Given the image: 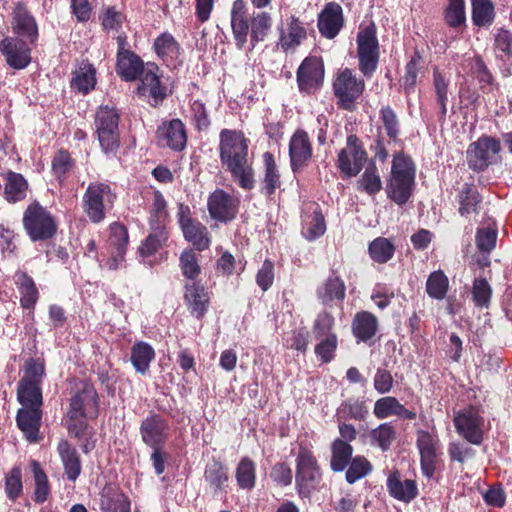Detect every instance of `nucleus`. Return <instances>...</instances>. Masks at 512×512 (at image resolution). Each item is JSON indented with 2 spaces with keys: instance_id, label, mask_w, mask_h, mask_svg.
Returning <instances> with one entry per match:
<instances>
[{
  "instance_id": "obj_27",
  "label": "nucleus",
  "mask_w": 512,
  "mask_h": 512,
  "mask_svg": "<svg viewBox=\"0 0 512 512\" xmlns=\"http://www.w3.org/2000/svg\"><path fill=\"white\" fill-rule=\"evenodd\" d=\"M100 512H131L129 497L118 484L106 483L99 493Z\"/></svg>"
},
{
  "instance_id": "obj_56",
  "label": "nucleus",
  "mask_w": 512,
  "mask_h": 512,
  "mask_svg": "<svg viewBox=\"0 0 512 512\" xmlns=\"http://www.w3.org/2000/svg\"><path fill=\"white\" fill-rule=\"evenodd\" d=\"M396 435L395 427L391 423H382L370 432L371 444L379 447L382 452H387L396 440Z\"/></svg>"
},
{
  "instance_id": "obj_36",
  "label": "nucleus",
  "mask_w": 512,
  "mask_h": 512,
  "mask_svg": "<svg viewBox=\"0 0 512 512\" xmlns=\"http://www.w3.org/2000/svg\"><path fill=\"white\" fill-rule=\"evenodd\" d=\"M57 452L66 478L75 482L82 472V462L77 449L68 440L62 439L57 445Z\"/></svg>"
},
{
  "instance_id": "obj_10",
  "label": "nucleus",
  "mask_w": 512,
  "mask_h": 512,
  "mask_svg": "<svg viewBox=\"0 0 512 512\" xmlns=\"http://www.w3.org/2000/svg\"><path fill=\"white\" fill-rule=\"evenodd\" d=\"M368 153L363 141L356 134L346 137V144L337 153L336 168L343 179L356 177L365 167Z\"/></svg>"
},
{
  "instance_id": "obj_11",
  "label": "nucleus",
  "mask_w": 512,
  "mask_h": 512,
  "mask_svg": "<svg viewBox=\"0 0 512 512\" xmlns=\"http://www.w3.org/2000/svg\"><path fill=\"white\" fill-rule=\"evenodd\" d=\"M500 151L501 143L497 138L488 135L480 136L467 148L466 160L469 169L477 173L484 172L496 163Z\"/></svg>"
},
{
  "instance_id": "obj_13",
  "label": "nucleus",
  "mask_w": 512,
  "mask_h": 512,
  "mask_svg": "<svg viewBox=\"0 0 512 512\" xmlns=\"http://www.w3.org/2000/svg\"><path fill=\"white\" fill-rule=\"evenodd\" d=\"M177 217L185 240L190 242L198 251L208 249L211 244L209 231L203 223L192 217L188 205L179 204Z\"/></svg>"
},
{
  "instance_id": "obj_1",
  "label": "nucleus",
  "mask_w": 512,
  "mask_h": 512,
  "mask_svg": "<svg viewBox=\"0 0 512 512\" xmlns=\"http://www.w3.org/2000/svg\"><path fill=\"white\" fill-rule=\"evenodd\" d=\"M99 413L100 399L95 386L90 381H81L80 388L69 399L65 419L68 434L80 442L84 454H89L96 447V431L88 420L97 419Z\"/></svg>"
},
{
  "instance_id": "obj_22",
  "label": "nucleus",
  "mask_w": 512,
  "mask_h": 512,
  "mask_svg": "<svg viewBox=\"0 0 512 512\" xmlns=\"http://www.w3.org/2000/svg\"><path fill=\"white\" fill-rule=\"evenodd\" d=\"M345 24L343 9L337 2H328L318 14L317 27L321 36L334 39Z\"/></svg>"
},
{
  "instance_id": "obj_28",
  "label": "nucleus",
  "mask_w": 512,
  "mask_h": 512,
  "mask_svg": "<svg viewBox=\"0 0 512 512\" xmlns=\"http://www.w3.org/2000/svg\"><path fill=\"white\" fill-rule=\"evenodd\" d=\"M43 411L38 408H20L16 415V424L29 443H38L42 437L40 428Z\"/></svg>"
},
{
  "instance_id": "obj_31",
  "label": "nucleus",
  "mask_w": 512,
  "mask_h": 512,
  "mask_svg": "<svg viewBox=\"0 0 512 512\" xmlns=\"http://www.w3.org/2000/svg\"><path fill=\"white\" fill-rule=\"evenodd\" d=\"M14 283L20 294V305L24 310H28V315L34 318V309L40 298L39 290L34 279L25 271L15 272Z\"/></svg>"
},
{
  "instance_id": "obj_37",
  "label": "nucleus",
  "mask_w": 512,
  "mask_h": 512,
  "mask_svg": "<svg viewBox=\"0 0 512 512\" xmlns=\"http://www.w3.org/2000/svg\"><path fill=\"white\" fill-rule=\"evenodd\" d=\"M307 38V31L304 23L296 16L288 18L287 31L281 30L277 47L283 52L299 46Z\"/></svg>"
},
{
  "instance_id": "obj_38",
  "label": "nucleus",
  "mask_w": 512,
  "mask_h": 512,
  "mask_svg": "<svg viewBox=\"0 0 512 512\" xmlns=\"http://www.w3.org/2000/svg\"><path fill=\"white\" fill-rule=\"evenodd\" d=\"M2 177L4 179L3 197L8 203L15 204L27 197L29 183L21 173L8 170L2 174Z\"/></svg>"
},
{
  "instance_id": "obj_24",
  "label": "nucleus",
  "mask_w": 512,
  "mask_h": 512,
  "mask_svg": "<svg viewBox=\"0 0 512 512\" xmlns=\"http://www.w3.org/2000/svg\"><path fill=\"white\" fill-rule=\"evenodd\" d=\"M455 200L458 203V213L460 216L469 218L480 213L483 196L479 193L474 182H465L455 187Z\"/></svg>"
},
{
  "instance_id": "obj_16",
  "label": "nucleus",
  "mask_w": 512,
  "mask_h": 512,
  "mask_svg": "<svg viewBox=\"0 0 512 512\" xmlns=\"http://www.w3.org/2000/svg\"><path fill=\"white\" fill-rule=\"evenodd\" d=\"M139 433L142 442L148 447L165 446L170 436L169 421L159 413L150 411L141 421Z\"/></svg>"
},
{
  "instance_id": "obj_25",
  "label": "nucleus",
  "mask_w": 512,
  "mask_h": 512,
  "mask_svg": "<svg viewBox=\"0 0 512 512\" xmlns=\"http://www.w3.org/2000/svg\"><path fill=\"white\" fill-rule=\"evenodd\" d=\"M162 75H156L152 72L143 73L138 80H140L136 94L139 97H149V105L151 107H158L168 97V88L161 80Z\"/></svg>"
},
{
  "instance_id": "obj_57",
  "label": "nucleus",
  "mask_w": 512,
  "mask_h": 512,
  "mask_svg": "<svg viewBox=\"0 0 512 512\" xmlns=\"http://www.w3.org/2000/svg\"><path fill=\"white\" fill-rule=\"evenodd\" d=\"M345 470V480L349 484H354L369 475L373 470V465L365 456L356 455Z\"/></svg>"
},
{
  "instance_id": "obj_12",
  "label": "nucleus",
  "mask_w": 512,
  "mask_h": 512,
  "mask_svg": "<svg viewBox=\"0 0 512 512\" xmlns=\"http://www.w3.org/2000/svg\"><path fill=\"white\" fill-rule=\"evenodd\" d=\"M379 119L388 137V141L385 140L379 128L374 144L371 145V150L374 152V157L384 163L389 156L387 144L400 141L401 124L397 113L390 105L380 108Z\"/></svg>"
},
{
  "instance_id": "obj_41",
  "label": "nucleus",
  "mask_w": 512,
  "mask_h": 512,
  "mask_svg": "<svg viewBox=\"0 0 512 512\" xmlns=\"http://www.w3.org/2000/svg\"><path fill=\"white\" fill-rule=\"evenodd\" d=\"M154 348L147 342L138 341L131 348V363L135 371L141 375L148 373L151 362L155 359Z\"/></svg>"
},
{
  "instance_id": "obj_60",
  "label": "nucleus",
  "mask_w": 512,
  "mask_h": 512,
  "mask_svg": "<svg viewBox=\"0 0 512 512\" xmlns=\"http://www.w3.org/2000/svg\"><path fill=\"white\" fill-rule=\"evenodd\" d=\"M168 220L167 202L160 191L153 192L149 209V226H164Z\"/></svg>"
},
{
  "instance_id": "obj_23",
  "label": "nucleus",
  "mask_w": 512,
  "mask_h": 512,
  "mask_svg": "<svg viewBox=\"0 0 512 512\" xmlns=\"http://www.w3.org/2000/svg\"><path fill=\"white\" fill-rule=\"evenodd\" d=\"M0 52L6 63L13 69L21 70L31 62V49L25 41L17 37H5L0 41Z\"/></svg>"
},
{
  "instance_id": "obj_9",
  "label": "nucleus",
  "mask_w": 512,
  "mask_h": 512,
  "mask_svg": "<svg viewBox=\"0 0 512 512\" xmlns=\"http://www.w3.org/2000/svg\"><path fill=\"white\" fill-rule=\"evenodd\" d=\"M322 481V471L314 453L300 446L296 458L295 485L301 498L308 497Z\"/></svg>"
},
{
  "instance_id": "obj_52",
  "label": "nucleus",
  "mask_w": 512,
  "mask_h": 512,
  "mask_svg": "<svg viewBox=\"0 0 512 512\" xmlns=\"http://www.w3.org/2000/svg\"><path fill=\"white\" fill-rule=\"evenodd\" d=\"M13 30L16 34L27 37L32 43L38 37L36 21L25 9H19L15 12Z\"/></svg>"
},
{
  "instance_id": "obj_39",
  "label": "nucleus",
  "mask_w": 512,
  "mask_h": 512,
  "mask_svg": "<svg viewBox=\"0 0 512 512\" xmlns=\"http://www.w3.org/2000/svg\"><path fill=\"white\" fill-rule=\"evenodd\" d=\"M373 413L377 419H385L390 416H398L407 420H414L416 413L408 410L396 397L386 396L379 398L375 404Z\"/></svg>"
},
{
  "instance_id": "obj_2",
  "label": "nucleus",
  "mask_w": 512,
  "mask_h": 512,
  "mask_svg": "<svg viewBox=\"0 0 512 512\" xmlns=\"http://www.w3.org/2000/svg\"><path fill=\"white\" fill-rule=\"evenodd\" d=\"M250 140L241 130L224 128L219 134V157L222 166L244 190L255 186V170L249 161Z\"/></svg>"
},
{
  "instance_id": "obj_18",
  "label": "nucleus",
  "mask_w": 512,
  "mask_h": 512,
  "mask_svg": "<svg viewBox=\"0 0 512 512\" xmlns=\"http://www.w3.org/2000/svg\"><path fill=\"white\" fill-rule=\"evenodd\" d=\"M239 201L223 189H216L207 199L210 217L221 223L233 221L238 213Z\"/></svg>"
},
{
  "instance_id": "obj_20",
  "label": "nucleus",
  "mask_w": 512,
  "mask_h": 512,
  "mask_svg": "<svg viewBox=\"0 0 512 512\" xmlns=\"http://www.w3.org/2000/svg\"><path fill=\"white\" fill-rule=\"evenodd\" d=\"M156 134L162 146L175 152H181L186 148L188 140L186 126L179 118L163 121L158 126Z\"/></svg>"
},
{
  "instance_id": "obj_32",
  "label": "nucleus",
  "mask_w": 512,
  "mask_h": 512,
  "mask_svg": "<svg viewBox=\"0 0 512 512\" xmlns=\"http://www.w3.org/2000/svg\"><path fill=\"white\" fill-rule=\"evenodd\" d=\"M116 74L125 82H133L144 72V61L134 51L116 53Z\"/></svg>"
},
{
  "instance_id": "obj_46",
  "label": "nucleus",
  "mask_w": 512,
  "mask_h": 512,
  "mask_svg": "<svg viewBox=\"0 0 512 512\" xmlns=\"http://www.w3.org/2000/svg\"><path fill=\"white\" fill-rule=\"evenodd\" d=\"M75 166V159L71 156V153L64 148L57 150L51 161L52 174L60 184H63L67 180Z\"/></svg>"
},
{
  "instance_id": "obj_50",
  "label": "nucleus",
  "mask_w": 512,
  "mask_h": 512,
  "mask_svg": "<svg viewBox=\"0 0 512 512\" xmlns=\"http://www.w3.org/2000/svg\"><path fill=\"white\" fill-rule=\"evenodd\" d=\"M472 22L476 27H489L495 20V6L491 0H471Z\"/></svg>"
},
{
  "instance_id": "obj_45",
  "label": "nucleus",
  "mask_w": 512,
  "mask_h": 512,
  "mask_svg": "<svg viewBox=\"0 0 512 512\" xmlns=\"http://www.w3.org/2000/svg\"><path fill=\"white\" fill-rule=\"evenodd\" d=\"M17 399L22 408L42 409L43 395L41 384L20 381L17 386Z\"/></svg>"
},
{
  "instance_id": "obj_26",
  "label": "nucleus",
  "mask_w": 512,
  "mask_h": 512,
  "mask_svg": "<svg viewBox=\"0 0 512 512\" xmlns=\"http://www.w3.org/2000/svg\"><path fill=\"white\" fill-rule=\"evenodd\" d=\"M386 488L392 498L403 503H410L419 494L416 481L404 479L398 469L389 472L386 479Z\"/></svg>"
},
{
  "instance_id": "obj_48",
  "label": "nucleus",
  "mask_w": 512,
  "mask_h": 512,
  "mask_svg": "<svg viewBox=\"0 0 512 512\" xmlns=\"http://www.w3.org/2000/svg\"><path fill=\"white\" fill-rule=\"evenodd\" d=\"M237 485L242 490H252L256 486V464L248 456L242 457L235 469Z\"/></svg>"
},
{
  "instance_id": "obj_43",
  "label": "nucleus",
  "mask_w": 512,
  "mask_h": 512,
  "mask_svg": "<svg viewBox=\"0 0 512 512\" xmlns=\"http://www.w3.org/2000/svg\"><path fill=\"white\" fill-rule=\"evenodd\" d=\"M471 73L479 83V88L483 93H491L497 90L499 84L494 75L486 65L481 55H475L472 59Z\"/></svg>"
},
{
  "instance_id": "obj_3",
  "label": "nucleus",
  "mask_w": 512,
  "mask_h": 512,
  "mask_svg": "<svg viewBox=\"0 0 512 512\" xmlns=\"http://www.w3.org/2000/svg\"><path fill=\"white\" fill-rule=\"evenodd\" d=\"M230 24L237 49H244L249 42L250 50H253L268 37L273 19L265 11L250 13L245 0H235L230 11Z\"/></svg>"
},
{
  "instance_id": "obj_33",
  "label": "nucleus",
  "mask_w": 512,
  "mask_h": 512,
  "mask_svg": "<svg viewBox=\"0 0 512 512\" xmlns=\"http://www.w3.org/2000/svg\"><path fill=\"white\" fill-rule=\"evenodd\" d=\"M316 296L325 306L343 303L346 297L344 280L332 270L331 275L316 289Z\"/></svg>"
},
{
  "instance_id": "obj_47",
  "label": "nucleus",
  "mask_w": 512,
  "mask_h": 512,
  "mask_svg": "<svg viewBox=\"0 0 512 512\" xmlns=\"http://www.w3.org/2000/svg\"><path fill=\"white\" fill-rule=\"evenodd\" d=\"M326 231V221L319 205L302 223L301 234L308 241H314Z\"/></svg>"
},
{
  "instance_id": "obj_44",
  "label": "nucleus",
  "mask_w": 512,
  "mask_h": 512,
  "mask_svg": "<svg viewBox=\"0 0 512 512\" xmlns=\"http://www.w3.org/2000/svg\"><path fill=\"white\" fill-rule=\"evenodd\" d=\"M96 84V69L87 60L82 61L71 80V88L82 94H88Z\"/></svg>"
},
{
  "instance_id": "obj_54",
  "label": "nucleus",
  "mask_w": 512,
  "mask_h": 512,
  "mask_svg": "<svg viewBox=\"0 0 512 512\" xmlns=\"http://www.w3.org/2000/svg\"><path fill=\"white\" fill-rule=\"evenodd\" d=\"M382 188V180L378 169L374 162H370L357 181V190L373 196L379 193Z\"/></svg>"
},
{
  "instance_id": "obj_4",
  "label": "nucleus",
  "mask_w": 512,
  "mask_h": 512,
  "mask_svg": "<svg viewBox=\"0 0 512 512\" xmlns=\"http://www.w3.org/2000/svg\"><path fill=\"white\" fill-rule=\"evenodd\" d=\"M415 177L416 169L412 159L403 153L395 154L385 188L387 197L399 206L405 205L413 195Z\"/></svg>"
},
{
  "instance_id": "obj_21",
  "label": "nucleus",
  "mask_w": 512,
  "mask_h": 512,
  "mask_svg": "<svg viewBox=\"0 0 512 512\" xmlns=\"http://www.w3.org/2000/svg\"><path fill=\"white\" fill-rule=\"evenodd\" d=\"M203 478L213 497L227 496L230 476L224 463L213 457L204 468Z\"/></svg>"
},
{
  "instance_id": "obj_14",
  "label": "nucleus",
  "mask_w": 512,
  "mask_h": 512,
  "mask_svg": "<svg viewBox=\"0 0 512 512\" xmlns=\"http://www.w3.org/2000/svg\"><path fill=\"white\" fill-rule=\"evenodd\" d=\"M324 63L317 56H308L296 72V81L300 93L311 95L320 90L324 82Z\"/></svg>"
},
{
  "instance_id": "obj_19",
  "label": "nucleus",
  "mask_w": 512,
  "mask_h": 512,
  "mask_svg": "<svg viewBox=\"0 0 512 512\" xmlns=\"http://www.w3.org/2000/svg\"><path fill=\"white\" fill-rule=\"evenodd\" d=\"M416 446L420 454V466L422 474L427 478H432L436 471L437 450L439 439L436 435L426 430H418Z\"/></svg>"
},
{
  "instance_id": "obj_34",
  "label": "nucleus",
  "mask_w": 512,
  "mask_h": 512,
  "mask_svg": "<svg viewBox=\"0 0 512 512\" xmlns=\"http://www.w3.org/2000/svg\"><path fill=\"white\" fill-rule=\"evenodd\" d=\"M379 329L378 318L369 311L357 312L351 323V331L357 343L371 344Z\"/></svg>"
},
{
  "instance_id": "obj_5",
  "label": "nucleus",
  "mask_w": 512,
  "mask_h": 512,
  "mask_svg": "<svg viewBox=\"0 0 512 512\" xmlns=\"http://www.w3.org/2000/svg\"><path fill=\"white\" fill-rule=\"evenodd\" d=\"M117 195L106 182H90L82 196V209L90 222H103L113 208Z\"/></svg>"
},
{
  "instance_id": "obj_30",
  "label": "nucleus",
  "mask_w": 512,
  "mask_h": 512,
  "mask_svg": "<svg viewBox=\"0 0 512 512\" xmlns=\"http://www.w3.org/2000/svg\"><path fill=\"white\" fill-rule=\"evenodd\" d=\"M454 426L457 433L467 442L473 445H481L483 442V431L481 429L482 419L475 413H458L454 419Z\"/></svg>"
},
{
  "instance_id": "obj_15",
  "label": "nucleus",
  "mask_w": 512,
  "mask_h": 512,
  "mask_svg": "<svg viewBox=\"0 0 512 512\" xmlns=\"http://www.w3.org/2000/svg\"><path fill=\"white\" fill-rule=\"evenodd\" d=\"M290 167L294 174L302 172L313 158V145L309 134L303 128H297L290 137L288 145Z\"/></svg>"
},
{
  "instance_id": "obj_17",
  "label": "nucleus",
  "mask_w": 512,
  "mask_h": 512,
  "mask_svg": "<svg viewBox=\"0 0 512 512\" xmlns=\"http://www.w3.org/2000/svg\"><path fill=\"white\" fill-rule=\"evenodd\" d=\"M152 50L157 58L170 70L183 65V49L170 32H162L153 41Z\"/></svg>"
},
{
  "instance_id": "obj_49",
  "label": "nucleus",
  "mask_w": 512,
  "mask_h": 512,
  "mask_svg": "<svg viewBox=\"0 0 512 512\" xmlns=\"http://www.w3.org/2000/svg\"><path fill=\"white\" fill-rule=\"evenodd\" d=\"M168 240V231L164 226H150V233L141 243L139 253L143 257H149L162 248Z\"/></svg>"
},
{
  "instance_id": "obj_64",
  "label": "nucleus",
  "mask_w": 512,
  "mask_h": 512,
  "mask_svg": "<svg viewBox=\"0 0 512 512\" xmlns=\"http://www.w3.org/2000/svg\"><path fill=\"white\" fill-rule=\"evenodd\" d=\"M317 340L318 343L314 348L315 355L322 363H330L336 356V350L338 348V336L329 335L328 337L320 338Z\"/></svg>"
},
{
  "instance_id": "obj_61",
  "label": "nucleus",
  "mask_w": 512,
  "mask_h": 512,
  "mask_svg": "<svg viewBox=\"0 0 512 512\" xmlns=\"http://www.w3.org/2000/svg\"><path fill=\"white\" fill-rule=\"evenodd\" d=\"M443 14L444 21L450 28H461L466 23L465 0H448Z\"/></svg>"
},
{
  "instance_id": "obj_40",
  "label": "nucleus",
  "mask_w": 512,
  "mask_h": 512,
  "mask_svg": "<svg viewBox=\"0 0 512 512\" xmlns=\"http://www.w3.org/2000/svg\"><path fill=\"white\" fill-rule=\"evenodd\" d=\"M109 230L110 235L108 242L110 247L115 249V251L113 252V263L110 265V268L116 269L117 262L123 260L124 254L128 246V229L124 224L120 222H113L110 225Z\"/></svg>"
},
{
  "instance_id": "obj_62",
  "label": "nucleus",
  "mask_w": 512,
  "mask_h": 512,
  "mask_svg": "<svg viewBox=\"0 0 512 512\" xmlns=\"http://www.w3.org/2000/svg\"><path fill=\"white\" fill-rule=\"evenodd\" d=\"M493 290L487 279L475 278L472 284L471 295L475 307L484 309L489 308Z\"/></svg>"
},
{
  "instance_id": "obj_29",
  "label": "nucleus",
  "mask_w": 512,
  "mask_h": 512,
  "mask_svg": "<svg viewBox=\"0 0 512 512\" xmlns=\"http://www.w3.org/2000/svg\"><path fill=\"white\" fill-rule=\"evenodd\" d=\"M184 301L190 314L201 320L208 311L210 296L200 282H191L184 286Z\"/></svg>"
},
{
  "instance_id": "obj_6",
  "label": "nucleus",
  "mask_w": 512,
  "mask_h": 512,
  "mask_svg": "<svg viewBox=\"0 0 512 512\" xmlns=\"http://www.w3.org/2000/svg\"><path fill=\"white\" fill-rule=\"evenodd\" d=\"M365 81L348 67L338 70L332 81V91L339 109L353 112L365 91Z\"/></svg>"
},
{
  "instance_id": "obj_42",
  "label": "nucleus",
  "mask_w": 512,
  "mask_h": 512,
  "mask_svg": "<svg viewBox=\"0 0 512 512\" xmlns=\"http://www.w3.org/2000/svg\"><path fill=\"white\" fill-rule=\"evenodd\" d=\"M330 469L335 472H343L353 458V447L342 439H335L331 443Z\"/></svg>"
},
{
  "instance_id": "obj_55",
  "label": "nucleus",
  "mask_w": 512,
  "mask_h": 512,
  "mask_svg": "<svg viewBox=\"0 0 512 512\" xmlns=\"http://www.w3.org/2000/svg\"><path fill=\"white\" fill-rule=\"evenodd\" d=\"M31 466L35 482L33 500L37 504H42L47 501L50 496V483L47 474L42 469L39 462L33 460Z\"/></svg>"
},
{
  "instance_id": "obj_8",
  "label": "nucleus",
  "mask_w": 512,
  "mask_h": 512,
  "mask_svg": "<svg viewBox=\"0 0 512 512\" xmlns=\"http://www.w3.org/2000/svg\"><path fill=\"white\" fill-rule=\"evenodd\" d=\"M358 69L366 79L373 77L380 61V45L377 38V28L374 22L369 23L357 33Z\"/></svg>"
},
{
  "instance_id": "obj_53",
  "label": "nucleus",
  "mask_w": 512,
  "mask_h": 512,
  "mask_svg": "<svg viewBox=\"0 0 512 512\" xmlns=\"http://www.w3.org/2000/svg\"><path fill=\"white\" fill-rule=\"evenodd\" d=\"M395 245L385 237H377L369 243L368 253L370 258L378 263L385 264L390 261L395 254Z\"/></svg>"
},
{
  "instance_id": "obj_63",
  "label": "nucleus",
  "mask_w": 512,
  "mask_h": 512,
  "mask_svg": "<svg viewBox=\"0 0 512 512\" xmlns=\"http://www.w3.org/2000/svg\"><path fill=\"white\" fill-rule=\"evenodd\" d=\"M179 266L183 276L192 282H196L195 280L201 274V267L198 263L197 255L191 249L184 250L181 253L179 258Z\"/></svg>"
},
{
  "instance_id": "obj_7",
  "label": "nucleus",
  "mask_w": 512,
  "mask_h": 512,
  "mask_svg": "<svg viewBox=\"0 0 512 512\" xmlns=\"http://www.w3.org/2000/svg\"><path fill=\"white\" fill-rule=\"evenodd\" d=\"M22 223L32 242L50 240L56 235L58 229L55 217L38 201L26 207Z\"/></svg>"
},
{
  "instance_id": "obj_58",
  "label": "nucleus",
  "mask_w": 512,
  "mask_h": 512,
  "mask_svg": "<svg viewBox=\"0 0 512 512\" xmlns=\"http://www.w3.org/2000/svg\"><path fill=\"white\" fill-rule=\"evenodd\" d=\"M449 279L442 270H437L428 276L426 293L436 300H443L448 292Z\"/></svg>"
},
{
  "instance_id": "obj_35",
  "label": "nucleus",
  "mask_w": 512,
  "mask_h": 512,
  "mask_svg": "<svg viewBox=\"0 0 512 512\" xmlns=\"http://www.w3.org/2000/svg\"><path fill=\"white\" fill-rule=\"evenodd\" d=\"M263 175L260 180V193L267 198H272L282 185L281 174L273 153L266 151L262 155Z\"/></svg>"
},
{
  "instance_id": "obj_59",
  "label": "nucleus",
  "mask_w": 512,
  "mask_h": 512,
  "mask_svg": "<svg viewBox=\"0 0 512 512\" xmlns=\"http://www.w3.org/2000/svg\"><path fill=\"white\" fill-rule=\"evenodd\" d=\"M119 121L120 115L115 108L102 105L98 108L95 115L94 124L96 132L110 129L117 130L119 129Z\"/></svg>"
},
{
  "instance_id": "obj_51",
  "label": "nucleus",
  "mask_w": 512,
  "mask_h": 512,
  "mask_svg": "<svg viewBox=\"0 0 512 512\" xmlns=\"http://www.w3.org/2000/svg\"><path fill=\"white\" fill-rule=\"evenodd\" d=\"M423 57L419 50H415L410 60L405 65V73L401 78V86L406 95L415 91L418 73L422 69Z\"/></svg>"
}]
</instances>
